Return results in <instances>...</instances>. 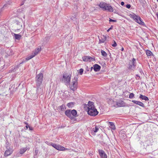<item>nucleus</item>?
Instances as JSON below:
<instances>
[{
    "label": "nucleus",
    "instance_id": "nucleus-24",
    "mask_svg": "<svg viewBox=\"0 0 158 158\" xmlns=\"http://www.w3.org/2000/svg\"><path fill=\"white\" fill-rule=\"evenodd\" d=\"M59 109L61 111H63L65 109V106L64 105H62L59 107Z\"/></svg>",
    "mask_w": 158,
    "mask_h": 158
},
{
    "label": "nucleus",
    "instance_id": "nucleus-40",
    "mask_svg": "<svg viewBox=\"0 0 158 158\" xmlns=\"http://www.w3.org/2000/svg\"><path fill=\"white\" fill-rule=\"evenodd\" d=\"M28 127H29V130H33V128L31 127L30 126H29Z\"/></svg>",
    "mask_w": 158,
    "mask_h": 158
},
{
    "label": "nucleus",
    "instance_id": "nucleus-7",
    "mask_svg": "<svg viewBox=\"0 0 158 158\" xmlns=\"http://www.w3.org/2000/svg\"><path fill=\"white\" fill-rule=\"evenodd\" d=\"M49 144L52 146L53 147L56 148L57 150L60 151H63L65 149V148L60 145H57L53 143H51Z\"/></svg>",
    "mask_w": 158,
    "mask_h": 158
},
{
    "label": "nucleus",
    "instance_id": "nucleus-1",
    "mask_svg": "<svg viewBox=\"0 0 158 158\" xmlns=\"http://www.w3.org/2000/svg\"><path fill=\"white\" fill-rule=\"evenodd\" d=\"M87 106V112L89 115L95 116L98 114V112L95 108L94 102L89 101Z\"/></svg>",
    "mask_w": 158,
    "mask_h": 158
},
{
    "label": "nucleus",
    "instance_id": "nucleus-10",
    "mask_svg": "<svg viewBox=\"0 0 158 158\" xmlns=\"http://www.w3.org/2000/svg\"><path fill=\"white\" fill-rule=\"evenodd\" d=\"M82 59L85 61L90 62L94 60V59L90 57L89 56H85L83 57Z\"/></svg>",
    "mask_w": 158,
    "mask_h": 158
},
{
    "label": "nucleus",
    "instance_id": "nucleus-34",
    "mask_svg": "<svg viewBox=\"0 0 158 158\" xmlns=\"http://www.w3.org/2000/svg\"><path fill=\"white\" fill-rule=\"evenodd\" d=\"M26 0H21V4L20 6H22L24 4L25 1Z\"/></svg>",
    "mask_w": 158,
    "mask_h": 158
},
{
    "label": "nucleus",
    "instance_id": "nucleus-43",
    "mask_svg": "<svg viewBox=\"0 0 158 158\" xmlns=\"http://www.w3.org/2000/svg\"><path fill=\"white\" fill-rule=\"evenodd\" d=\"M112 29L111 27H110L109 29L107 30V31L108 32L110 29Z\"/></svg>",
    "mask_w": 158,
    "mask_h": 158
},
{
    "label": "nucleus",
    "instance_id": "nucleus-22",
    "mask_svg": "<svg viewBox=\"0 0 158 158\" xmlns=\"http://www.w3.org/2000/svg\"><path fill=\"white\" fill-rule=\"evenodd\" d=\"M106 3L103 2H101L99 5V6L101 8L103 9L105 6Z\"/></svg>",
    "mask_w": 158,
    "mask_h": 158
},
{
    "label": "nucleus",
    "instance_id": "nucleus-11",
    "mask_svg": "<svg viewBox=\"0 0 158 158\" xmlns=\"http://www.w3.org/2000/svg\"><path fill=\"white\" fill-rule=\"evenodd\" d=\"M22 22H19V21H16L15 25V27L17 29V30H19L21 28H22Z\"/></svg>",
    "mask_w": 158,
    "mask_h": 158
},
{
    "label": "nucleus",
    "instance_id": "nucleus-31",
    "mask_svg": "<svg viewBox=\"0 0 158 158\" xmlns=\"http://www.w3.org/2000/svg\"><path fill=\"white\" fill-rule=\"evenodd\" d=\"M134 94L132 93H131L129 95V98H132L134 97Z\"/></svg>",
    "mask_w": 158,
    "mask_h": 158
},
{
    "label": "nucleus",
    "instance_id": "nucleus-6",
    "mask_svg": "<svg viewBox=\"0 0 158 158\" xmlns=\"http://www.w3.org/2000/svg\"><path fill=\"white\" fill-rule=\"evenodd\" d=\"M6 150L5 151L4 154V156L5 157H6L10 155L12 153L13 151V148H10L9 146H6Z\"/></svg>",
    "mask_w": 158,
    "mask_h": 158
},
{
    "label": "nucleus",
    "instance_id": "nucleus-14",
    "mask_svg": "<svg viewBox=\"0 0 158 158\" xmlns=\"http://www.w3.org/2000/svg\"><path fill=\"white\" fill-rule=\"evenodd\" d=\"M132 102L142 107L144 106V104L141 102L135 100H132Z\"/></svg>",
    "mask_w": 158,
    "mask_h": 158
},
{
    "label": "nucleus",
    "instance_id": "nucleus-49",
    "mask_svg": "<svg viewBox=\"0 0 158 158\" xmlns=\"http://www.w3.org/2000/svg\"><path fill=\"white\" fill-rule=\"evenodd\" d=\"M157 18H158V15L157 16Z\"/></svg>",
    "mask_w": 158,
    "mask_h": 158
},
{
    "label": "nucleus",
    "instance_id": "nucleus-35",
    "mask_svg": "<svg viewBox=\"0 0 158 158\" xmlns=\"http://www.w3.org/2000/svg\"><path fill=\"white\" fill-rule=\"evenodd\" d=\"M38 150H35V152L34 157L36 156L38 154Z\"/></svg>",
    "mask_w": 158,
    "mask_h": 158
},
{
    "label": "nucleus",
    "instance_id": "nucleus-27",
    "mask_svg": "<svg viewBox=\"0 0 158 158\" xmlns=\"http://www.w3.org/2000/svg\"><path fill=\"white\" fill-rule=\"evenodd\" d=\"M146 52V55L148 56H151L152 54V52L149 50H147Z\"/></svg>",
    "mask_w": 158,
    "mask_h": 158
},
{
    "label": "nucleus",
    "instance_id": "nucleus-17",
    "mask_svg": "<svg viewBox=\"0 0 158 158\" xmlns=\"http://www.w3.org/2000/svg\"><path fill=\"white\" fill-rule=\"evenodd\" d=\"M40 52V49L38 48L37 49H35L34 51H33L31 55L32 56H34V57L36 55Z\"/></svg>",
    "mask_w": 158,
    "mask_h": 158
},
{
    "label": "nucleus",
    "instance_id": "nucleus-9",
    "mask_svg": "<svg viewBox=\"0 0 158 158\" xmlns=\"http://www.w3.org/2000/svg\"><path fill=\"white\" fill-rule=\"evenodd\" d=\"M99 154L101 158H107V156L104 151L102 150H98Z\"/></svg>",
    "mask_w": 158,
    "mask_h": 158
},
{
    "label": "nucleus",
    "instance_id": "nucleus-33",
    "mask_svg": "<svg viewBox=\"0 0 158 158\" xmlns=\"http://www.w3.org/2000/svg\"><path fill=\"white\" fill-rule=\"evenodd\" d=\"M114 43L112 44V46L113 47H115L117 46V44L115 41H113Z\"/></svg>",
    "mask_w": 158,
    "mask_h": 158
},
{
    "label": "nucleus",
    "instance_id": "nucleus-32",
    "mask_svg": "<svg viewBox=\"0 0 158 158\" xmlns=\"http://www.w3.org/2000/svg\"><path fill=\"white\" fill-rule=\"evenodd\" d=\"M83 71V69H81L79 70V73L81 75H82Z\"/></svg>",
    "mask_w": 158,
    "mask_h": 158
},
{
    "label": "nucleus",
    "instance_id": "nucleus-45",
    "mask_svg": "<svg viewBox=\"0 0 158 158\" xmlns=\"http://www.w3.org/2000/svg\"><path fill=\"white\" fill-rule=\"evenodd\" d=\"M46 38L47 40H49L50 38L49 37H47Z\"/></svg>",
    "mask_w": 158,
    "mask_h": 158
},
{
    "label": "nucleus",
    "instance_id": "nucleus-13",
    "mask_svg": "<svg viewBox=\"0 0 158 158\" xmlns=\"http://www.w3.org/2000/svg\"><path fill=\"white\" fill-rule=\"evenodd\" d=\"M106 6H107L106 10L110 12H112L113 11V7L110 4H108Z\"/></svg>",
    "mask_w": 158,
    "mask_h": 158
},
{
    "label": "nucleus",
    "instance_id": "nucleus-38",
    "mask_svg": "<svg viewBox=\"0 0 158 158\" xmlns=\"http://www.w3.org/2000/svg\"><path fill=\"white\" fill-rule=\"evenodd\" d=\"M110 22H116V21L115 20H113L111 19H110L109 20Z\"/></svg>",
    "mask_w": 158,
    "mask_h": 158
},
{
    "label": "nucleus",
    "instance_id": "nucleus-44",
    "mask_svg": "<svg viewBox=\"0 0 158 158\" xmlns=\"http://www.w3.org/2000/svg\"><path fill=\"white\" fill-rule=\"evenodd\" d=\"M124 50V48L123 47L121 49V51H123Z\"/></svg>",
    "mask_w": 158,
    "mask_h": 158
},
{
    "label": "nucleus",
    "instance_id": "nucleus-2",
    "mask_svg": "<svg viewBox=\"0 0 158 158\" xmlns=\"http://www.w3.org/2000/svg\"><path fill=\"white\" fill-rule=\"evenodd\" d=\"M77 78L74 77L72 80L71 83H69L68 85H69V88L71 90L74 91L77 89Z\"/></svg>",
    "mask_w": 158,
    "mask_h": 158
},
{
    "label": "nucleus",
    "instance_id": "nucleus-15",
    "mask_svg": "<svg viewBox=\"0 0 158 158\" xmlns=\"http://www.w3.org/2000/svg\"><path fill=\"white\" fill-rule=\"evenodd\" d=\"M36 85L37 87V89H38V88H39V87L40 86V83L39 82L40 79V73L38 74L37 72H36Z\"/></svg>",
    "mask_w": 158,
    "mask_h": 158
},
{
    "label": "nucleus",
    "instance_id": "nucleus-26",
    "mask_svg": "<svg viewBox=\"0 0 158 158\" xmlns=\"http://www.w3.org/2000/svg\"><path fill=\"white\" fill-rule=\"evenodd\" d=\"M34 57V56H32L31 54L30 55H28L27 58H26V60L27 61Z\"/></svg>",
    "mask_w": 158,
    "mask_h": 158
},
{
    "label": "nucleus",
    "instance_id": "nucleus-29",
    "mask_svg": "<svg viewBox=\"0 0 158 158\" xmlns=\"http://www.w3.org/2000/svg\"><path fill=\"white\" fill-rule=\"evenodd\" d=\"M101 53L102 55L105 57H106L107 56V54L106 53V52L104 51L103 50H102L101 51Z\"/></svg>",
    "mask_w": 158,
    "mask_h": 158
},
{
    "label": "nucleus",
    "instance_id": "nucleus-47",
    "mask_svg": "<svg viewBox=\"0 0 158 158\" xmlns=\"http://www.w3.org/2000/svg\"><path fill=\"white\" fill-rule=\"evenodd\" d=\"M25 123V124H26L27 125H28V123Z\"/></svg>",
    "mask_w": 158,
    "mask_h": 158
},
{
    "label": "nucleus",
    "instance_id": "nucleus-28",
    "mask_svg": "<svg viewBox=\"0 0 158 158\" xmlns=\"http://www.w3.org/2000/svg\"><path fill=\"white\" fill-rule=\"evenodd\" d=\"M12 3L11 2H9L8 3H7L6 4H5L4 6H3V7H2V8L1 9V10H4L6 7L7 6H8V5H10L11 4V3Z\"/></svg>",
    "mask_w": 158,
    "mask_h": 158
},
{
    "label": "nucleus",
    "instance_id": "nucleus-23",
    "mask_svg": "<svg viewBox=\"0 0 158 158\" xmlns=\"http://www.w3.org/2000/svg\"><path fill=\"white\" fill-rule=\"evenodd\" d=\"M27 150L26 148H21L20 150L19 153L20 154H22L24 153Z\"/></svg>",
    "mask_w": 158,
    "mask_h": 158
},
{
    "label": "nucleus",
    "instance_id": "nucleus-5",
    "mask_svg": "<svg viewBox=\"0 0 158 158\" xmlns=\"http://www.w3.org/2000/svg\"><path fill=\"white\" fill-rule=\"evenodd\" d=\"M130 16L131 18L133 19L137 23L141 25L143 24L144 23L142 21L139 16L136 15L134 14L133 15L131 14L130 15Z\"/></svg>",
    "mask_w": 158,
    "mask_h": 158
},
{
    "label": "nucleus",
    "instance_id": "nucleus-19",
    "mask_svg": "<svg viewBox=\"0 0 158 158\" xmlns=\"http://www.w3.org/2000/svg\"><path fill=\"white\" fill-rule=\"evenodd\" d=\"M14 37L15 39L19 40L21 38V35L19 34H14Z\"/></svg>",
    "mask_w": 158,
    "mask_h": 158
},
{
    "label": "nucleus",
    "instance_id": "nucleus-36",
    "mask_svg": "<svg viewBox=\"0 0 158 158\" xmlns=\"http://www.w3.org/2000/svg\"><path fill=\"white\" fill-rule=\"evenodd\" d=\"M108 4L107 3H106V5H105V6L104 7V8H103V9L104 10H106V6Z\"/></svg>",
    "mask_w": 158,
    "mask_h": 158
},
{
    "label": "nucleus",
    "instance_id": "nucleus-12",
    "mask_svg": "<svg viewBox=\"0 0 158 158\" xmlns=\"http://www.w3.org/2000/svg\"><path fill=\"white\" fill-rule=\"evenodd\" d=\"M116 103L118 107H122L125 106V104L124 102L122 101L117 102Z\"/></svg>",
    "mask_w": 158,
    "mask_h": 158
},
{
    "label": "nucleus",
    "instance_id": "nucleus-39",
    "mask_svg": "<svg viewBox=\"0 0 158 158\" xmlns=\"http://www.w3.org/2000/svg\"><path fill=\"white\" fill-rule=\"evenodd\" d=\"M40 78H43V75L42 74V73H40ZM41 80V79H40V80Z\"/></svg>",
    "mask_w": 158,
    "mask_h": 158
},
{
    "label": "nucleus",
    "instance_id": "nucleus-41",
    "mask_svg": "<svg viewBox=\"0 0 158 158\" xmlns=\"http://www.w3.org/2000/svg\"><path fill=\"white\" fill-rule=\"evenodd\" d=\"M28 128V125H26L25 127H24V129H27Z\"/></svg>",
    "mask_w": 158,
    "mask_h": 158
},
{
    "label": "nucleus",
    "instance_id": "nucleus-25",
    "mask_svg": "<svg viewBox=\"0 0 158 158\" xmlns=\"http://www.w3.org/2000/svg\"><path fill=\"white\" fill-rule=\"evenodd\" d=\"M74 103L73 102H70L67 104V106L69 108H71L73 106Z\"/></svg>",
    "mask_w": 158,
    "mask_h": 158
},
{
    "label": "nucleus",
    "instance_id": "nucleus-37",
    "mask_svg": "<svg viewBox=\"0 0 158 158\" xmlns=\"http://www.w3.org/2000/svg\"><path fill=\"white\" fill-rule=\"evenodd\" d=\"M126 7L128 8H129L131 7V5L130 4H127L126 6Z\"/></svg>",
    "mask_w": 158,
    "mask_h": 158
},
{
    "label": "nucleus",
    "instance_id": "nucleus-50",
    "mask_svg": "<svg viewBox=\"0 0 158 158\" xmlns=\"http://www.w3.org/2000/svg\"><path fill=\"white\" fill-rule=\"evenodd\" d=\"M157 2H158V0H157Z\"/></svg>",
    "mask_w": 158,
    "mask_h": 158
},
{
    "label": "nucleus",
    "instance_id": "nucleus-30",
    "mask_svg": "<svg viewBox=\"0 0 158 158\" xmlns=\"http://www.w3.org/2000/svg\"><path fill=\"white\" fill-rule=\"evenodd\" d=\"M99 127H95V128H94L93 129V131L94 132H97L99 130Z\"/></svg>",
    "mask_w": 158,
    "mask_h": 158
},
{
    "label": "nucleus",
    "instance_id": "nucleus-18",
    "mask_svg": "<svg viewBox=\"0 0 158 158\" xmlns=\"http://www.w3.org/2000/svg\"><path fill=\"white\" fill-rule=\"evenodd\" d=\"M106 40V37L103 35L101 38L99 39V43H104Z\"/></svg>",
    "mask_w": 158,
    "mask_h": 158
},
{
    "label": "nucleus",
    "instance_id": "nucleus-4",
    "mask_svg": "<svg viewBox=\"0 0 158 158\" xmlns=\"http://www.w3.org/2000/svg\"><path fill=\"white\" fill-rule=\"evenodd\" d=\"M71 77V76L70 75L67 73L64 74L63 76L62 81L68 85L70 83Z\"/></svg>",
    "mask_w": 158,
    "mask_h": 158
},
{
    "label": "nucleus",
    "instance_id": "nucleus-21",
    "mask_svg": "<svg viewBox=\"0 0 158 158\" xmlns=\"http://www.w3.org/2000/svg\"><path fill=\"white\" fill-rule=\"evenodd\" d=\"M139 98L142 99L143 100H144L145 101H148L149 100L148 98L147 97L145 96H143L141 94L140 95Z\"/></svg>",
    "mask_w": 158,
    "mask_h": 158
},
{
    "label": "nucleus",
    "instance_id": "nucleus-48",
    "mask_svg": "<svg viewBox=\"0 0 158 158\" xmlns=\"http://www.w3.org/2000/svg\"><path fill=\"white\" fill-rule=\"evenodd\" d=\"M23 61L21 63H20V64H23Z\"/></svg>",
    "mask_w": 158,
    "mask_h": 158
},
{
    "label": "nucleus",
    "instance_id": "nucleus-46",
    "mask_svg": "<svg viewBox=\"0 0 158 158\" xmlns=\"http://www.w3.org/2000/svg\"><path fill=\"white\" fill-rule=\"evenodd\" d=\"M93 68H94V67H91V70H92V69H93Z\"/></svg>",
    "mask_w": 158,
    "mask_h": 158
},
{
    "label": "nucleus",
    "instance_id": "nucleus-16",
    "mask_svg": "<svg viewBox=\"0 0 158 158\" xmlns=\"http://www.w3.org/2000/svg\"><path fill=\"white\" fill-rule=\"evenodd\" d=\"M93 67L94 69L95 72L99 71L101 69V66L98 64H94L93 66Z\"/></svg>",
    "mask_w": 158,
    "mask_h": 158
},
{
    "label": "nucleus",
    "instance_id": "nucleus-20",
    "mask_svg": "<svg viewBox=\"0 0 158 158\" xmlns=\"http://www.w3.org/2000/svg\"><path fill=\"white\" fill-rule=\"evenodd\" d=\"M108 123H109L110 126V128L113 130L115 129V126L114 124V123L113 122H109Z\"/></svg>",
    "mask_w": 158,
    "mask_h": 158
},
{
    "label": "nucleus",
    "instance_id": "nucleus-8",
    "mask_svg": "<svg viewBox=\"0 0 158 158\" xmlns=\"http://www.w3.org/2000/svg\"><path fill=\"white\" fill-rule=\"evenodd\" d=\"M135 60L134 58L132 59V61H130L128 67L129 69L132 70H133L134 69L135 66Z\"/></svg>",
    "mask_w": 158,
    "mask_h": 158
},
{
    "label": "nucleus",
    "instance_id": "nucleus-3",
    "mask_svg": "<svg viewBox=\"0 0 158 158\" xmlns=\"http://www.w3.org/2000/svg\"><path fill=\"white\" fill-rule=\"evenodd\" d=\"M65 114L67 117L72 119L76 115L77 112L75 110H67L65 111Z\"/></svg>",
    "mask_w": 158,
    "mask_h": 158
},
{
    "label": "nucleus",
    "instance_id": "nucleus-42",
    "mask_svg": "<svg viewBox=\"0 0 158 158\" xmlns=\"http://www.w3.org/2000/svg\"><path fill=\"white\" fill-rule=\"evenodd\" d=\"M121 4L122 6H123L124 5V2H121Z\"/></svg>",
    "mask_w": 158,
    "mask_h": 158
}]
</instances>
